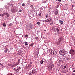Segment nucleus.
Here are the masks:
<instances>
[{
  "mask_svg": "<svg viewBox=\"0 0 75 75\" xmlns=\"http://www.w3.org/2000/svg\"><path fill=\"white\" fill-rule=\"evenodd\" d=\"M65 50H61L59 52V54L61 55L64 56L66 54Z\"/></svg>",
  "mask_w": 75,
  "mask_h": 75,
  "instance_id": "1",
  "label": "nucleus"
},
{
  "mask_svg": "<svg viewBox=\"0 0 75 75\" xmlns=\"http://www.w3.org/2000/svg\"><path fill=\"white\" fill-rule=\"evenodd\" d=\"M53 67L54 64H52V63H51L50 64H49L47 66V69H50V70H51V69H52V67Z\"/></svg>",
  "mask_w": 75,
  "mask_h": 75,
  "instance_id": "2",
  "label": "nucleus"
},
{
  "mask_svg": "<svg viewBox=\"0 0 75 75\" xmlns=\"http://www.w3.org/2000/svg\"><path fill=\"white\" fill-rule=\"evenodd\" d=\"M69 53L72 55H75V50L71 49L69 52Z\"/></svg>",
  "mask_w": 75,
  "mask_h": 75,
  "instance_id": "3",
  "label": "nucleus"
},
{
  "mask_svg": "<svg viewBox=\"0 0 75 75\" xmlns=\"http://www.w3.org/2000/svg\"><path fill=\"white\" fill-rule=\"evenodd\" d=\"M62 38H61V37H60L59 40H58V42H57V44H60V43L61 42V41H62Z\"/></svg>",
  "mask_w": 75,
  "mask_h": 75,
  "instance_id": "4",
  "label": "nucleus"
},
{
  "mask_svg": "<svg viewBox=\"0 0 75 75\" xmlns=\"http://www.w3.org/2000/svg\"><path fill=\"white\" fill-rule=\"evenodd\" d=\"M59 11H58V9H57L55 11V15L56 16H57L58 14V12Z\"/></svg>",
  "mask_w": 75,
  "mask_h": 75,
  "instance_id": "5",
  "label": "nucleus"
},
{
  "mask_svg": "<svg viewBox=\"0 0 75 75\" xmlns=\"http://www.w3.org/2000/svg\"><path fill=\"white\" fill-rule=\"evenodd\" d=\"M4 15L7 16V17H9V14H8V13H4Z\"/></svg>",
  "mask_w": 75,
  "mask_h": 75,
  "instance_id": "6",
  "label": "nucleus"
},
{
  "mask_svg": "<svg viewBox=\"0 0 75 75\" xmlns=\"http://www.w3.org/2000/svg\"><path fill=\"white\" fill-rule=\"evenodd\" d=\"M48 21H49V22H50V21H52V19L50 18H49L48 19Z\"/></svg>",
  "mask_w": 75,
  "mask_h": 75,
  "instance_id": "7",
  "label": "nucleus"
},
{
  "mask_svg": "<svg viewBox=\"0 0 75 75\" xmlns=\"http://www.w3.org/2000/svg\"><path fill=\"white\" fill-rule=\"evenodd\" d=\"M35 71L34 70H33L31 72V73L33 74H34V73H35Z\"/></svg>",
  "mask_w": 75,
  "mask_h": 75,
  "instance_id": "8",
  "label": "nucleus"
},
{
  "mask_svg": "<svg viewBox=\"0 0 75 75\" xmlns=\"http://www.w3.org/2000/svg\"><path fill=\"white\" fill-rule=\"evenodd\" d=\"M54 52V51L52 50H50V54H52V53H53V52Z\"/></svg>",
  "mask_w": 75,
  "mask_h": 75,
  "instance_id": "9",
  "label": "nucleus"
},
{
  "mask_svg": "<svg viewBox=\"0 0 75 75\" xmlns=\"http://www.w3.org/2000/svg\"><path fill=\"white\" fill-rule=\"evenodd\" d=\"M43 62H44V61L43 60H41L40 61V63L41 64H43Z\"/></svg>",
  "mask_w": 75,
  "mask_h": 75,
  "instance_id": "10",
  "label": "nucleus"
},
{
  "mask_svg": "<svg viewBox=\"0 0 75 75\" xmlns=\"http://www.w3.org/2000/svg\"><path fill=\"white\" fill-rule=\"evenodd\" d=\"M5 8H6V9H9V6H8L7 5H6V6H5Z\"/></svg>",
  "mask_w": 75,
  "mask_h": 75,
  "instance_id": "11",
  "label": "nucleus"
},
{
  "mask_svg": "<svg viewBox=\"0 0 75 75\" xmlns=\"http://www.w3.org/2000/svg\"><path fill=\"white\" fill-rule=\"evenodd\" d=\"M3 25L4 27H6V23H4L3 24Z\"/></svg>",
  "mask_w": 75,
  "mask_h": 75,
  "instance_id": "12",
  "label": "nucleus"
},
{
  "mask_svg": "<svg viewBox=\"0 0 75 75\" xmlns=\"http://www.w3.org/2000/svg\"><path fill=\"white\" fill-rule=\"evenodd\" d=\"M28 67H31V65L29 64L28 66Z\"/></svg>",
  "mask_w": 75,
  "mask_h": 75,
  "instance_id": "13",
  "label": "nucleus"
},
{
  "mask_svg": "<svg viewBox=\"0 0 75 75\" xmlns=\"http://www.w3.org/2000/svg\"><path fill=\"white\" fill-rule=\"evenodd\" d=\"M45 23H46V22H49V21H48V19H47V20H45Z\"/></svg>",
  "mask_w": 75,
  "mask_h": 75,
  "instance_id": "14",
  "label": "nucleus"
},
{
  "mask_svg": "<svg viewBox=\"0 0 75 75\" xmlns=\"http://www.w3.org/2000/svg\"><path fill=\"white\" fill-rule=\"evenodd\" d=\"M19 71H20V70L18 69H16V70H15V71H16V72H18Z\"/></svg>",
  "mask_w": 75,
  "mask_h": 75,
  "instance_id": "15",
  "label": "nucleus"
},
{
  "mask_svg": "<svg viewBox=\"0 0 75 75\" xmlns=\"http://www.w3.org/2000/svg\"><path fill=\"white\" fill-rule=\"evenodd\" d=\"M25 45H28V43H27V42H25Z\"/></svg>",
  "mask_w": 75,
  "mask_h": 75,
  "instance_id": "16",
  "label": "nucleus"
},
{
  "mask_svg": "<svg viewBox=\"0 0 75 75\" xmlns=\"http://www.w3.org/2000/svg\"><path fill=\"white\" fill-rule=\"evenodd\" d=\"M49 17V16H48V14H46V18H48Z\"/></svg>",
  "mask_w": 75,
  "mask_h": 75,
  "instance_id": "17",
  "label": "nucleus"
},
{
  "mask_svg": "<svg viewBox=\"0 0 75 75\" xmlns=\"http://www.w3.org/2000/svg\"><path fill=\"white\" fill-rule=\"evenodd\" d=\"M33 45H34V43H32V44L30 45V46L32 47Z\"/></svg>",
  "mask_w": 75,
  "mask_h": 75,
  "instance_id": "18",
  "label": "nucleus"
},
{
  "mask_svg": "<svg viewBox=\"0 0 75 75\" xmlns=\"http://www.w3.org/2000/svg\"><path fill=\"white\" fill-rule=\"evenodd\" d=\"M12 26V23H10L9 24V26H10V27H11Z\"/></svg>",
  "mask_w": 75,
  "mask_h": 75,
  "instance_id": "19",
  "label": "nucleus"
},
{
  "mask_svg": "<svg viewBox=\"0 0 75 75\" xmlns=\"http://www.w3.org/2000/svg\"><path fill=\"white\" fill-rule=\"evenodd\" d=\"M22 5L23 6H25V4L24 3H23V4H22Z\"/></svg>",
  "mask_w": 75,
  "mask_h": 75,
  "instance_id": "20",
  "label": "nucleus"
},
{
  "mask_svg": "<svg viewBox=\"0 0 75 75\" xmlns=\"http://www.w3.org/2000/svg\"><path fill=\"white\" fill-rule=\"evenodd\" d=\"M35 39H36V40H38V37H37V36H36V37H35Z\"/></svg>",
  "mask_w": 75,
  "mask_h": 75,
  "instance_id": "21",
  "label": "nucleus"
},
{
  "mask_svg": "<svg viewBox=\"0 0 75 75\" xmlns=\"http://www.w3.org/2000/svg\"><path fill=\"white\" fill-rule=\"evenodd\" d=\"M48 2V1L47 0H45L44 1V3H47Z\"/></svg>",
  "mask_w": 75,
  "mask_h": 75,
  "instance_id": "22",
  "label": "nucleus"
},
{
  "mask_svg": "<svg viewBox=\"0 0 75 75\" xmlns=\"http://www.w3.org/2000/svg\"><path fill=\"white\" fill-rule=\"evenodd\" d=\"M20 60L19 59H18V63L19 64V63H20Z\"/></svg>",
  "mask_w": 75,
  "mask_h": 75,
  "instance_id": "23",
  "label": "nucleus"
},
{
  "mask_svg": "<svg viewBox=\"0 0 75 75\" xmlns=\"http://www.w3.org/2000/svg\"><path fill=\"white\" fill-rule=\"evenodd\" d=\"M28 35H25V37H28Z\"/></svg>",
  "mask_w": 75,
  "mask_h": 75,
  "instance_id": "24",
  "label": "nucleus"
},
{
  "mask_svg": "<svg viewBox=\"0 0 75 75\" xmlns=\"http://www.w3.org/2000/svg\"><path fill=\"white\" fill-rule=\"evenodd\" d=\"M59 29H58V28H56V31H57V32H58V31H59Z\"/></svg>",
  "mask_w": 75,
  "mask_h": 75,
  "instance_id": "25",
  "label": "nucleus"
},
{
  "mask_svg": "<svg viewBox=\"0 0 75 75\" xmlns=\"http://www.w3.org/2000/svg\"><path fill=\"white\" fill-rule=\"evenodd\" d=\"M37 24H38V25H39L40 24V23L39 22H37Z\"/></svg>",
  "mask_w": 75,
  "mask_h": 75,
  "instance_id": "26",
  "label": "nucleus"
},
{
  "mask_svg": "<svg viewBox=\"0 0 75 75\" xmlns=\"http://www.w3.org/2000/svg\"><path fill=\"white\" fill-rule=\"evenodd\" d=\"M5 52L6 53L7 52V49H6V50L5 51Z\"/></svg>",
  "mask_w": 75,
  "mask_h": 75,
  "instance_id": "27",
  "label": "nucleus"
},
{
  "mask_svg": "<svg viewBox=\"0 0 75 75\" xmlns=\"http://www.w3.org/2000/svg\"><path fill=\"white\" fill-rule=\"evenodd\" d=\"M58 7H59V6H58V5H57V6H56L55 7H56V8H58Z\"/></svg>",
  "mask_w": 75,
  "mask_h": 75,
  "instance_id": "28",
  "label": "nucleus"
},
{
  "mask_svg": "<svg viewBox=\"0 0 75 75\" xmlns=\"http://www.w3.org/2000/svg\"><path fill=\"white\" fill-rule=\"evenodd\" d=\"M63 23H64V22L63 21H61V22H60V24H63Z\"/></svg>",
  "mask_w": 75,
  "mask_h": 75,
  "instance_id": "29",
  "label": "nucleus"
},
{
  "mask_svg": "<svg viewBox=\"0 0 75 75\" xmlns=\"http://www.w3.org/2000/svg\"><path fill=\"white\" fill-rule=\"evenodd\" d=\"M8 6H11L10 4V3H8Z\"/></svg>",
  "mask_w": 75,
  "mask_h": 75,
  "instance_id": "30",
  "label": "nucleus"
},
{
  "mask_svg": "<svg viewBox=\"0 0 75 75\" xmlns=\"http://www.w3.org/2000/svg\"><path fill=\"white\" fill-rule=\"evenodd\" d=\"M57 32L58 34H60V32H59V31H57Z\"/></svg>",
  "mask_w": 75,
  "mask_h": 75,
  "instance_id": "31",
  "label": "nucleus"
},
{
  "mask_svg": "<svg viewBox=\"0 0 75 75\" xmlns=\"http://www.w3.org/2000/svg\"><path fill=\"white\" fill-rule=\"evenodd\" d=\"M52 54H53L54 55H55V53H54V51L52 53Z\"/></svg>",
  "mask_w": 75,
  "mask_h": 75,
  "instance_id": "32",
  "label": "nucleus"
},
{
  "mask_svg": "<svg viewBox=\"0 0 75 75\" xmlns=\"http://www.w3.org/2000/svg\"><path fill=\"white\" fill-rule=\"evenodd\" d=\"M18 64V63H16V64H15V65L16 66H17V65Z\"/></svg>",
  "mask_w": 75,
  "mask_h": 75,
  "instance_id": "33",
  "label": "nucleus"
},
{
  "mask_svg": "<svg viewBox=\"0 0 75 75\" xmlns=\"http://www.w3.org/2000/svg\"><path fill=\"white\" fill-rule=\"evenodd\" d=\"M16 64H14L13 65V66H12V67H16Z\"/></svg>",
  "mask_w": 75,
  "mask_h": 75,
  "instance_id": "34",
  "label": "nucleus"
},
{
  "mask_svg": "<svg viewBox=\"0 0 75 75\" xmlns=\"http://www.w3.org/2000/svg\"><path fill=\"white\" fill-rule=\"evenodd\" d=\"M4 13L2 15V17H3V16H4Z\"/></svg>",
  "mask_w": 75,
  "mask_h": 75,
  "instance_id": "35",
  "label": "nucleus"
},
{
  "mask_svg": "<svg viewBox=\"0 0 75 75\" xmlns=\"http://www.w3.org/2000/svg\"><path fill=\"white\" fill-rule=\"evenodd\" d=\"M58 1H59V2H61V0H57Z\"/></svg>",
  "mask_w": 75,
  "mask_h": 75,
  "instance_id": "36",
  "label": "nucleus"
},
{
  "mask_svg": "<svg viewBox=\"0 0 75 75\" xmlns=\"http://www.w3.org/2000/svg\"><path fill=\"white\" fill-rule=\"evenodd\" d=\"M29 64H30V65H31L32 64V62H30Z\"/></svg>",
  "mask_w": 75,
  "mask_h": 75,
  "instance_id": "37",
  "label": "nucleus"
},
{
  "mask_svg": "<svg viewBox=\"0 0 75 75\" xmlns=\"http://www.w3.org/2000/svg\"><path fill=\"white\" fill-rule=\"evenodd\" d=\"M50 25L53 24V23L52 22V23H50Z\"/></svg>",
  "mask_w": 75,
  "mask_h": 75,
  "instance_id": "38",
  "label": "nucleus"
},
{
  "mask_svg": "<svg viewBox=\"0 0 75 75\" xmlns=\"http://www.w3.org/2000/svg\"><path fill=\"white\" fill-rule=\"evenodd\" d=\"M31 7H33V5H32L30 6Z\"/></svg>",
  "mask_w": 75,
  "mask_h": 75,
  "instance_id": "39",
  "label": "nucleus"
},
{
  "mask_svg": "<svg viewBox=\"0 0 75 75\" xmlns=\"http://www.w3.org/2000/svg\"><path fill=\"white\" fill-rule=\"evenodd\" d=\"M21 11H22V10H19V12H21Z\"/></svg>",
  "mask_w": 75,
  "mask_h": 75,
  "instance_id": "40",
  "label": "nucleus"
},
{
  "mask_svg": "<svg viewBox=\"0 0 75 75\" xmlns=\"http://www.w3.org/2000/svg\"><path fill=\"white\" fill-rule=\"evenodd\" d=\"M21 69V67H19V68H18V69H19V70H20V69Z\"/></svg>",
  "mask_w": 75,
  "mask_h": 75,
  "instance_id": "41",
  "label": "nucleus"
},
{
  "mask_svg": "<svg viewBox=\"0 0 75 75\" xmlns=\"http://www.w3.org/2000/svg\"><path fill=\"white\" fill-rule=\"evenodd\" d=\"M16 69L15 68L13 69V70H14V71H16Z\"/></svg>",
  "mask_w": 75,
  "mask_h": 75,
  "instance_id": "42",
  "label": "nucleus"
},
{
  "mask_svg": "<svg viewBox=\"0 0 75 75\" xmlns=\"http://www.w3.org/2000/svg\"><path fill=\"white\" fill-rule=\"evenodd\" d=\"M59 23H61V20H59Z\"/></svg>",
  "mask_w": 75,
  "mask_h": 75,
  "instance_id": "43",
  "label": "nucleus"
},
{
  "mask_svg": "<svg viewBox=\"0 0 75 75\" xmlns=\"http://www.w3.org/2000/svg\"><path fill=\"white\" fill-rule=\"evenodd\" d=\"M73 72H75V70H74L73 71Z\"/></svg>",
  "mask_w": 75,
  "mask_h": 75,
  "instance_id": "44",
  "label": "nucleus"
},
{
  "mask_svg": "<svg viewBox=\"0 0 75 75\" xmlns=\"http://www.w3.org/2000/svg\"><path fill=\"white\" fill-rule=\"evenodd\" d=\"M52 30H54V29H55V28H52Z\"/></svg>",
  "mask_w": 75,
  "mask_h": 75,
  "instance_id": "45",
  "label": "nucleus"
},
{
  "mask_svg": "<svg viewBox=\"0 0 75 75\" xmlns=\"http://www.w3.org/2000/svg\"><path fill=\"white\" fill-rule=\"evenodd\" d=\"M64 68H66V66H64Z\"/></svg>",
  "mask_w": 75,
  "mask_h": 75,
  "instance_id": "46",
  "label": "nucleus"
},
{
  "mask_svg": "<svg viewBox=\"0 0 75 75\" xmlns=\"http://www.w3.org/2000/svg\"><path fill=\"white\" fill-rule=\"evenodd\" d=\"M40 16H41V13H40Z\"/></svg>",
  "mask_w": 75,
  "mask_h": 75,
  "instance_id": "47",
  "label": "nucleus"
},
{
  "mask_svg": "<svg viewBox=\"0 0 75 75\" xmlns=\"http://www.w3.org/2000/svg\"><path fill=\"white\" fill-rule=\"evenodd\" d=\"M11 5H12V6H13V4H11Z\"/></svg>",
  "mask_w": 75,
  "mask_h": 75,
  "instance_id": "48",
  "label": "nucleus"
},
{
  "mask_svg": "<svg viewBox=\"0 0 75 75\" xmlns=\"http://www.w3.org/2000/svg\"><path fill=\"white\" fill-rule=\"evenodd\" d=\"M0 16H1V14H0Z\"/></svg>",
  "mask_w": 75,
  "mask_h": 75,
  "instance_id": "49",
  "label": "nucleus"
},
{
  "mask_svg": "<svg viewBox=\"0 0 75 75\" xmlns=\"http://www.w3.org/2000/svg\"><path fill=\"white\" fill-rule=\"evenodd\" d=\"M56 0V1H57V0Z\"/></svg>",
  "mask_w": 75,
  "mask_h": 75,
  "instance_id": "50",
  "label": "nucleus"
},
{
  "mask_svg": "<svg viewBox=\"0 0 75 75\" xmlns=\"http://www.w3.org/2000/svg\"><path fill=\"white\" fill-rule=\"evenodd\" d=\"M10 75H12V74H11Z\"/></svg>",
  "mask_w": 75,
  "mask_h": 75,
  "instance_id": "51",
  "label": "nucleus"
},
{
  "mask_svg": "<svg viewBox=\"0 0 75 75\" xmlns=\"http://www.w3.org/2000/svg\"><path fill=\"white\" fill-rule=\"evenodd\" d=\"M30 75H31V74H29Z\"/></svg>",
  "mask_w": 75,
  "mask_h": 75,
  "instance_id": "52",
  "label": "nucleus"
},
{
  "mask_svg": "<svg viewBox=\"0 0 75 75\" xmlns=\"http://www.w3.org/2000/svg\"><path fill=\"white\" fill-rule=\"evenodd\" d=\"M33 74H31L32 75Z\"/></svg>",
  "mask_w": 75,
  "mask_h": 75,
  "instance_id": "53",
  "label": "nucleus"
}]
</instances>
